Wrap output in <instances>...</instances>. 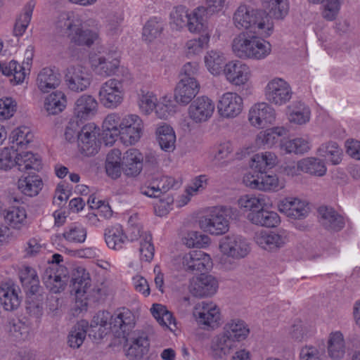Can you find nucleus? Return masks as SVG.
Wrapping results in <instances>:
<instances>
[{"mask_svg":"<svg viewBox=\"0 0 360 360\" xmlns=\"http://www.w3.org/2000/svg\"><path fill=\"white\" fill-rule=\"evenodd\" d=\"M233 22L238 30H249L257 35L268 37L273 25L267 13L246 4L240 5L233 15Z\"/></svg>","mask_w":360,"mask_h":360,"instance_id":"obj_1","label":"nucleus"},{"mask_svg":"<svg viewBox=\"0 0 360 360\" xmlns=\"http://www.w3.org/2000/svg\"><path fill=\"white\" fill-rule=\"evenodd\" d=\"M231 45L233 53L242 59L262 60L271 51V46L268 41L248 33L237 35Z\"/></svg>","mask_w":360,"mask_h":360,"instance_id":"obj_2","label":"nucleus"},{"mask_svg":"<svg viewBox=\"0 0 360 360\" xmlns=\"http://www.w3.org/2000/svg\"><path fill=\"white\" fill-rule=\"evenodd\" d=\"M201 230L213 236H220L229 229V219L224 210H214L198 221Z\"/></svg>","mask_w":360,"mask_h":360,"instance_id":"obj_3","label":"nucleus"},{"mask_svg":"<svg viewBox=\"0 0 360 360\" xmlns=\"http://www.w3.org/2000/svg\"><path fill=\"white\" fill-rule=\"evenodd\" d=\"M193 316L203 329H214L220 324L219 308L212 302L202 301L198 303L194 307Z\"/></svg>","mask_w":360,"mask_h":360,"instance_id":"obj_4","label":"nucleus"},{"mask_svg":"<svg viewBox=\"0 0 360 360\" xmlns=\"http://www.w3.org/2000/svg\"><path fill=\"white\" fill-rule=\"evenodd\" d=\"M219 249L223 255L235 259L245 258L251 250L250 244L245 237L234 234L223 237Z\"/></svg>","mask_w":360,"mask_h":360,"instance_id":"obj_5","label":"nucleus"},{"mask_svg":"<svg viewBox=\"0 0 360 360\" xmlns=\"http://www.w3.org/2000/svg\"><path fill=\"white\" fill-rule=\"evenodd\" d=\"M122 82L117 79H110L102 84L98 92L101 103L106 108L114 109L123 101Z\"/></svg>","mask_w":360,"mask_h":360,"instance_id":"obj_6","label":"nucleus"},{"mask_svg":"<svg viewBox=\"0 0 360 360\" xmlns=\"http://www.w3.org/2000/svg\"><path fill=\"white\" fill-rule=\"evenodd\" d=\"M264 95L269 103L281 106L290 101L292 91L290 84L285 80L275 77L267 83Z\"/></svg>","mask_w":360,"mask_h":360,"instance_id":"obj_7","label":"nucleus"},{"mask_svg":"<svg viewBox=\"0 0 360 360\" xmlns=\"http://www.w3.org/2000/svg\"><path fill=\"white\" fill-rule=\"evenodd\" d=\"M65 82L72 91L82 92L90 86L91 75L88 69L82 65H70L65 70Z\"/></svg>","mask_w":360,"mask_h":360,"instance_id":"obj_8","label":"nucleus"},{"mask_svg":"<svg viewBox=\"0 0 360 360\" xmlns=\"http://www.w3.org/2000/svg\"><path fill=\"white\" fill-rule=\"evenodd\" d=\"M90 63L96 75L107 77L115 74L120 67V60L118 53L112 51L91 57Z\"/></svg>","mask_w":360,"mask_h":360,"instance_id":"obj_9","label":"nucleus"},{"mask_svg":"<svg viewBox=\"0 0 360 360\" xmlns=\"http://www.w3.org/2000/svg\"><path fill=\"white\" fill-rule=\"evenodd\" d=\"M246 186L252 189L264 191H278L284 188V183L280 181L276 175L266 174V172L251 174H248L243 178Z\"/></svg>","mask_w":360,"mask_h":360,"instance_id":"obj_10","label":"nucleus"},{"mask_svg":"<svg viewBox=\"0 0 360 360\" xmlns=\"http://www.w3.org/2000/svg\"><path fill=\"white\" fill-rule=\"evenodd\" d=\"M142 120L136 115L131 114L122 118L120 139L124 144L134 145L142 134Z\"/></svg>","mask_w":360,"mask_h":360,"instance_id":"obj_11","label":"nucleus"},{"mask_svg":"<svg viewBox=\"0 0 360 360\" xmlns=\"http://www.w3.org/2000/svg\"><path fill=\"white\" fill-rule=\"evenodd\" d=\"M182 268L188 272L194 273L207 271L212 266L210 256L202 250H192L179 257Z\"/></svg>","mask_w":360,"mask_h":360,"instance_id":"obj_12","label":"nucleus"},{"mask_svg":"<svg viewBox=\"0 0 360 360\" xmlns=\"http://www.w3.org/2000/svg\"><path fill=\"white\" fill-rule=\"evenodd\" d=\"M276 113L274 108L265 102L252 105L248 113L250 124L257 128H264L272 124L276 120Z\"/></svg>","mask_w":360,"mask_h":360,"instance_id":"obj_13","label":"nucleus"},{"mask_svg":"<svg viewBox=\"0 0 360 360\" xmlns=\"http://www.w3.org/2000/svg\"><path fill=\"white\" fill-rule=\"evenodd\" d=\"M243 100L235 92H226L217 103L219 115L224 118H235L243 111Z\"/></svg>","mask_w":360,"mask_h":360,"instance_id":"obj_14","label":"nucleus"},{"mask_svg":"<svg viewBox=\"0 0 360 360\" xmlns=\"http://www.w3.org/2000/svg\"><path fill=\"white\" fill-rule=\"evenodd\" d=\"M214 108V103L210 98L205 96H199L190 105L188 116L195 123L205 122L212 116Z\"/></svg>","mask_w":360,"mask_h":360,"instance_id":"obj_15","label":"nucleus"},{"mask_svg":"<svg viewBox=\"0 0 360 360\" xmlns=\"http://www.w3.org/2000/svg\"><path fill=\"white\" fill-rule=\"evenodd\" d=\"M98 135L99 129H97L94 124H86L82 128L78 141L82 153L90 156L98 153L99 148Z\"/></svg>","mask_w":360,"mask_h":360,"instance_id":"obj_16","label":"nucleus"},{"mask_svg":"<svg viewBox=\"0 0 360 360\" xmlns=\"http://www.w3.org/2000/svg\"><path fill=\"white\" fill-rule=\"evenodd\" d=\"M200 90V84L195 78H181L174 89V99L176 103L186 105L195 97Z\"/></svg>","mask_w":360,"mask_h":360,"instance_id":"obj_17","label":"nucleus"},{"mask_svg":"<svg viewBox=\"0 0 360 360\" xmlns=\"http://www.w3.org/2000/svg\"><path fill=\"white\" fill-rule=\"evenodd\" d=\"M255 243L262 249L273 251L283 247L288 241L285 231L276 233L271 231H259L254 236Z\"/></svg>","mask_w":360,"mask_h":360,"instance_id":"obj_18","label":"nucleus"},{"mask_svg":"<svg viewBox=\"0 0 360 360\" xmlns=\"http://www.w3.org/2000/svg\"><path fill=\"white\" fill-rule=\"evenodd\" d=\"M135 326V316L127 308L117 309L112 314V322H110V328L118 336L125 337Z\"/></svg>","mask_w":360,"mask_h":360,"instance_id":"obj_19","label":"nucleus"},{"mask_svg":"<svg viewBox=\"0 0 360 360\" xmlns=\"http://www.w3.org/2000/svg\"><path fill=\"white\" fill-rule=\"evenodd\" d=\"M224 73L227 81L236 86L246 84L251 76L249 66L238 60L231 61L226 64Z\"/></svg>","mask_w":360,"mask_h":360,"instance_id":"obj_20","label":"nucleus"},{"mask_svg":"<svg viewBox=\"0 0 360 360\" xmlns=\"http://www.w3.org/2000/svg\"><path fill=\"white\" fill-rule=\"evenodd\" d=\"M278 210L288 217L292 219H302L309 213L308 204L297 198H285L278 204Z\"/></svg>","mask_w":360,"mask_h":360,"instance_id":"obj_21","label":"nucleus"},{"mask_svg":"<svg viewBox=\"0 0 360 360\" xmlns=\"http://www.w3.org/2000/svg\"><path fill=\"white\" fill-rule=\"evenodd\" d=\"M234 340L224 331L214 336L210 344L212 356L215 359H221L229 355L238 346Z\"/></svg>","mask_w":360,"mask_h":360,"instance_id":"obj_22","label":"nucleus"},{"mask_svg":"<svg viewBox=\"0 0 360 360\" xmlns=\"http://www.w3.org/2000/svg\"><path fill=\"white\" fill-rule=\"evenodd\" d=\"M218 288V282L212 275L201 274L190 285V291L195 297H202L214 295Z\"/></svg>","mask_w":360,"mask_h":360,"instance_id":"obj_23","label":"nucleus"},{"mask_svg":"<svg viewBox=\"0 0 360 360\" xmlns=\"http://www.w3.org/2000/svg\"><path fill=\"white\" fill-rule=\"evenodd\" d=\"M41 278L46 288L53 293H59L63 291L68 281L66 274H62L59 269H56L53 267H46Z\"/></svg>","mask_w":360,"mask_h":360,"instance_id":"obj_24","label":"nucleus"},{"mask_svg":"<svg viewBox=\"0 0 360 360\" xmlns=\"http://www.w3.org/2000/svg\"><path fill=\"white\" fill-rule=\"evenodd\" d=\"M318 212L320 217L321 224L328 231L337 232L344 228L345 221L343 217L338 214L333 207H320Z\"/></svg>","mask_w":360,"mask_h":360,"instance_id":"obj_25","label":"nucleus"},{"mask_svg":"<svg viewBox=\"0 0 360 360\" xmlns=\"http://www.w3.org/2000/svg\"><path fill=\"white\" fill-rule=\"evenodd\" d=\"M127 342V356L130 359H141L148 351L150 343L146 333H134Z\"/></svg>","mask_w":360,"mask_h":360,"instance_id":"obj_26","label":"nucleus"},{"mask_svg":"<svg viewBox=\"0 0 360 360\" xmlns=\"http://www.w3.org/2000/svg\"><path fill=\"white\" fill-rule=\"evenodd\" d=\"M122 168L127 176H137L143 168V158L141 153L135 148L127 150L122 160Z\"/></svg>","mask_w":360,"mask_h":360,"instance_id":"obj_27","label":"nucleus"},{"mask_svg":"<svg viewBox=\"0 0 360 360\" xmlns=\"http://www.w3.org/2000/svg\"><path fill=\"white\" fill-rule=\"evenodd\" d=\"M178 186L179 183L173 177L162 176L153 179L150 186L142 189L141 193L150 198H160L161 195Z\"/></svg>","mask_w":360,"mask_h":360,"instance_id":"obj_28","label":"nucleus"},{"mask_svg":"<svg viewBox=\"0 0 360 360\" xmlns=\"http://www.w3.org/2000/svg\"><path fill=\"white\" fill-rule=\"evenodd\" d=\"M60 82V75L58 71L51 68H44L38 73L36 84L40 91L47 93L57 88Z\"/></svg>","mask_w":360,"mask_h":360,"instance_id":"obj_29","label":"nucleus"},{"mask_svg":"<svg viewBox=\"0 0 360 360\" xmlns=\"http://www.w3.org/2000/svg\"><path fill=\"white\" fill-rule=\"evenodd\" d=\"M97 108L98 103L92 96L83 94L75 101L74 113L81 120H86L96 114Z\"/></svg>","mask_w":360,"mask_h":360,"instance_id":"obj_30","label":"nucleus"},{"mask_svg":"<svg viewBox=\"0 0 360 360\" xmlns=\"http://www.w3.org/2000/svg\"><path fill=\"white\" fill-rule=\"evenodd\" d=\"M19 289L13 284L3 283L0 287V302L7 311L16 309L20 304Z\"/></svg>","mask_w":360,"mask_h":360,"instance_id":"obj_31","label":"nucleus"},{"mask_svg":"<svg viewBox=\"0 0 360 360\" xmlns=\"http://www.w3.org/2000/svg\"><path fill=\"white\" fill-rule=\"evenodd\" d=\"M21 284L27 291L31 295H35L39 292L40 289L39 278L37 271L29 266H22L18 272Z\"/></svg>","mask_w":360,"mask_h":360,"instance_id":"obj_32","label":"nucleus"},{"mask_svg":"<svg viewBox=\"0 0 360 360\" xmlns=\"http://www.w3.org/2000/svg\"><path fill=\"white\" fill-rule=\"evenodd\" d=\"M288 130L284 127H274L260 131L256 137L258 147H272L277 143L281 137L287 135Z\"/></svg>","mask_w":360,"mask_h":360,"instance_id":"obj_33","label":"nucleus"},{"mask_svg":"<svg viewBox=\"0 0 360 360\" xmlns=\"http://www.w3.org/2000/svg\"><path fill=\"white\" fill-rule=\"evenodd\" d=\"M247 218L253 224L266 227H274L280 222L278 214L264 210V206L255 212H249Z\"/></svg>","mask_w":360,"mask_h":360,"instance_id":"obj_34","label":"nucleus"},{"mask_svg":"<svg viewBox=\"0 0 360 360\" xmlns=\"http://www.w3.org/2000/svg\"><path fill=\"white\" fill-rule=\"evenodd\" d=\"M155 134L162 150L170 153L175 149L176 135L172 127L162 123L157 127Z\"/></svg>","mask_w":360,"mask_h":360,"instance_id":"obj_35","label":"nucleus"},{"mask_svg":"<svg viewBox=\"0 0 360 360\" xmlns=\"http://www.w3.org/2000/svg\"><path fill=\"white\" fill-rule=\"evenodd\" d=\"M288 120L294 124H305L310 120L311 111L304 103L295 102L287 108Z\"/></svg>","mask_w":360,"mask_h":360,"instance_id":"obj_36","label":"nucleus"},{"mask_svg":"<svg viewBox=\"0 0 360 360\" xmlns=\"http://www.w3.org/2000/svg\"><path fill=\"white\" fill-rule=\"evenodd\" d=\"M3 49V41L0 39V53ZM0 73L10 77L11 82L15 84L22 83L25 78V68L15 60H11L7 63H0Z\"/></svg>","mask_w":360,"mask_h":360,"instance_id":"obj_37","label":"nucleus"},{"mask_svg":"<svg viewBox=\"0 0 360 360\" xmlns=\"http://www.w3.org/2000/svg\"><path fill=\"white\" fill-rule=\"evenodd\" d=\"M316 154L334 165H339L342 159V150L334 141L322 143L317 148Z\"/></svg>","mask_w":360,"mask_h":360,"instance_id":"obj_38","label":"nucleus"},{"mask_svg":"<svg viewBox=\"0 0 360 360\" xmlns=\"http://www.w3.org/2000/svg\"><path fill=\"white\" fill-rule=\"evenodd\" d=\"M278 163L277 155L272 152L266 151L255 155L252 158L251 168L258 174L266 172L268 169H271Z\"/></svg>","mask_w":360,"mask_h":360,"instance_id":"obj_39","label":"nucleus"},{"mask_svg":"<svg viewBox=\"0 0 360 360\" xmlns=\"http://www.w3.org/2000/svg\"><path fill=\"white\" fill-rule=\"evenodd\" d=\"M327 351L328 356L333 359L339 360L344 357L345 342L342 333L335 331L330 334Z\"/></svg>","mask_w":360,"mask_h":360,"instance_id":"obj_40","label":"nucleus"},{"mask_svg":"<svg viewBox=\"0 0 360 360\" xmlns=\"http://www.w3.org/2000/svg\"><path fill=\"white\" fill-rule=\"evenodd\" d=\"M91 285L89 274L84 269H78L72 278L71 292L75 293L77 299L82 297L87 292Z\"/></svg>","mask_w":360,"mask_h":360,"instance_id":"obj_41","label":"nucleus"},{"mask_svg":"<svg viewBox=\"0 0 360 360\" xmlns=\"http://www.w3.org/2000/svg\"><path fill=\"white\" fill-rule=\"evenodd\" d=\"M43 181L38 175H28L18 181V189L25 195L33 197L43 188Z\"/></svg>","mask_w":360,"mask_h":360,"instance_id":"obj_42","label":"nucleus"},{"mask_svg":"<svg viewBox=\"0 0 360 360\" xmlns=\"http://www.w3.org/2000/svg\"><path fill=\"white\" fill-rule=\"evenodd\" d=\"M299 167L301 172L316 176H323L326 174L327 167L323 160L315 157H309L299 161Z\"/></svg>","mask_w":360,"mask_h":360,"instance_id":"obj_43","label":"nucleus"},{"mask_svg":"<svg viewBox=\"0 0 360 360\" xmlns=\"http://www.w3.org/2000/svg\"><path fill=\"white\" fill-rule=\"evenodd\" d=\"M223 331L234 338L237 343L245 340L250 333L248 325L240 319H233L227 322L224 326Z\"/></svg>","mask_w":360,"mask_h":360,"instance_id":"obj_44","label":"nucleus"},{"mask_svg":"<svg viewBox=\"0 0 360 360\" xmlns=\"http://www.w3.org/2000/svg\"><path fill=\"white\" fill-rule=\"evenodd\" d=\"M15 166L18 170L26 172L30 169L39 171L41 168V161L39 157L31 152L16 153Z\"/></svg>","mask_w":360,"mask_h":360,"instance_id":"obj_45","label":"nucleus"},{"mask_svg":"<svg viewBox=\"0 0 360 360\" xmlns=\"http://www.w3.org/2000/svg\"><path fill=\"white\" fill-rule=\"evenodd\" d=\"M79 22L71 13L63 12L58 15L55 22V31L60 36H67L68 38L70 33L75 28Z\"/></svg>","mask_w":360,"mask_h":360,"instance_id":"obj_46","label":"nucleus"},{"mask_svg":"<svg viewBox=\"0 0 360 360\" xmlns=\"http://www.w3.org/2000/svg\"><path fill=\"white\" fill-rule=\"evenodd\" d=\"M97 38V33L90 30H84L80 22L77 23V25H76L69 37L71 42L79 46L86 45L88 46L93 44Z\"/></svg>","mask_w":360,"mask_h":360,"instance_id":"obj_47","label":"nucleus"},{"mask_svg":"<svg viewBox=\"0 0 360 360\" xmlns=\"http://www.w3.org/2000/svg\"><path fill=\"white\" fill-rule=\"evenodd\" d=\"M280 148L285 153H295L302 155L307 153L311 148L308 138L297 137L290 140L281 141Z\"/></svg>","mask_w":360,"mask_h":360,"instance_id":"obj_48","label":"nucleus"},{"mask_svg":"<svg viewBox=\"0 0 360 360\" xmlns=\"http://www.w3.org/2000/svg\"><path fill=\"white\" fill-rule=\"evenodd\" d=\"M127 237L119 224L107 228L105 231V240L108 248L119 250L122 248Z\"/></svg>","mask_w":360,"mask_h":360,"instance_id":"obj_49","label":"nucleus"},{"mask_svg":"<svg viewBox=\"0 0 360 360\" xmlns=\"http://www.w3.org/2000/svg\"><path fill=\"white\" fill-rule=\"evenodd\" d=\"M67 100L65 94L56 91L51 94L45 100L44 108L49 114L56 115L66 107Z\"/></svg>","mask_w":360,"mask_h":360,"instance_id":"obj_50","label":"nucleus"},{"mask_svg":"<svg viewBox=\"0 0 360 360\" xmlns=\"http://www.w3.org/2000/svg\"><path fill=\"white\" fill-rule=\"evenodd\" d=\"M188 10L184 6L174 7L169 14V26L172 30L180 32L188 23Z\"/></svg>","mask_w":360,"mask_h":360,"instance_id":"obj_51","label":"nucleus"},{"mask_svg":"<svg viewBox=\"0 0 360 360\" xmlns=\"http://www.w3.org/2000/svg\"><path fill=\"white\" fill-rule=\"evenodd\" d=\"M87 328L88 323L84 320L79 321L72 328L68 340L70 347L77 349L82 345L86 335Z\"/></svg>","mask_w":360,"mask_h":360,"instance_id":"obj_52","label":"nucleus"},{"mask_svg":"<svg viewBox=\"0 0 360 360\" xmlns=\"http://www.w3.org/2000/svg\"><path fill=\"white\" fill-rule=\"evenodd\" d=\"M204 61L210 72L212 75H219L225 62V57L221 51L211 50L206 53Z\"/></svg>","mask_w":360,"mask_h":360,"instance_id":"obj_53","label":"nucleus"},{"mask_svg":"<svg viewBox=\"0 0 360 360\" xmlns=\"http://www.w3.org/2000/svg\"><path fill=\"white\" fill-rule=\"evenodd\" d=\"M27 213L22 207H12L6 211L5 221L13 229H20L26 223Z\"/></svg>","mask_w":360,"mask_h":360,"instance_id":"obj_54","label":"nucleus"},{"mask_svg":"<svg viewBox=\"0 0 360 360\" xmlns=\"http://www.w3.org/2000/svg\"><path fill=\"white\" fill-rule=\"evenodd\" d=\"M63 237L70 243H82L86 238V230L78 222L72 223L65 228Z\"/></svg>","mask_w":360,"mask_h":360,"instance_id":"obj_55","label":"nucleus"},{"mask_svg":"<svg viewBox=\"0 0 360 360\" xmlns=\"http://www.w3.org/2000/svg\"><path fill=\"white\" fill-rule=\"evenodd\" d=\"M33 134L30 132V130L27 127H20L13 130L10 136V140L13 143L11 146L12 149L15 151L19 150L20 148H22L24 146L30 143L32 140Z\"/></svg>","mask_w":360,"mask_h":360,"instance_id":"obj_56","label":"nucleus"},{"mask_svg":"<svg viewBox=\"0 0 360 360\" xmlns=\"http://www.w3.org/2000/svg\"><path fill=\"white\" fill-rule=\"evenodd\" d=\"M264 7L268 11L267 15L276 19L283 18L289 10L287 0H264Z\"/></svg>","mask_w":360,"mask_h":360,"instance_id":"obj_57","label":"nucleus"},{"mask_svg":"<svg viewBox=\"0 0 360 360\" xmlns=\"http://www.w3.org/2000/svg\"><path fill=\"white\" fill-rule=\"evenodd\" d=\"M183 243L188 248H205L210 243V238L196 231H188L182 238Z\"/></svg>","mask_w":360,"mask_h":360,"instance_id":"obj_58","label":"nucleus"},{"mask_svg":"<svg viewBox=\"0 0 360 360\" xmlns=\"http://www.w3.org/2000/svg\"><path fill=\"white\" fill-rule=\"evenodd\" d=\"M164 29V25L162 21L157 18L150 19L146 22L142 32L143 40L150 42L154 39L159 37Z\"/></svg>","mask_w":360,"mask_h":360,"instance_id":"obj_59","label":"nucleus"},{"mask_svg":"<svg viewBox=\"0 0 360 360\" xmlns=\"http://www.w3.org/2000/svg\"><path fill=\"white\" fill-rule=\"evenodd\" d=\"M309 1L316 4L321 2L322 4V17L328 20H335L340 12L341 1L340 0H309Z\"/></svg>","mask_w":360,"mask_h":360,"instance_id":"obj_60","label":"nucleus"},{"mask_svg":"<svg viewBox=\"0 0 360 360\" xmlns=\"http://www.w3.org/2000/svg\"><path fill=\"white\" fill-rule=\"evenodd\" d=\"M205 9L202 7H198L194 9L191 13L188 14V23L186 27L191 32H200L205 26Z\"/></svg>","mask_w":360,"mask_h":360,"instance_id":"obj_61","label":"nucleus"},{"mask_svg":"<svg viewBox=\"0 0 360 360\" xmlns=\"http://www.w3.org/2000/svg\"><path fill=\"white\" fill-rule=\"evenodd\" d=\"M35 6L33 1H29L24 8V13L17 20L13 32L15 36H22L30 22L32 12Z\"/></svg>","mask_w":360,"mask_h":360,"instance_id":"obj_62","label":"nucleus"},{"mask_svg":"<svg viewBox=\"0 0 360 360\" xmlns=\"http://www.w3.org/2000/svg\"><path fill=\"white\" fill-rule=\"evenodd\" d=\"M209 41L210 36L207 34L187 41L185 45L186 56H193L200 53L207 46Z\"/></svg>","mask_w":360,"mask_h":360,"instance_id":"obj_63","label":"nucleus"},{"mask_svg":"<svg viewBox=\"0 0 360 360\" xmlns=\"http://www.w3.org/2000/svg\"><path fill=\"white\" fill-rule=\"evenodd\" d=\"M238 204L244 212H253L261 208V206H264L265 202L263 198L253 195H245L238 199Z\"/></svg>","mask_w":360,"mask_h":360,"instance_id":"obj_64","label":"nucleus"}]
</instances>
